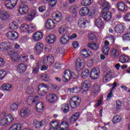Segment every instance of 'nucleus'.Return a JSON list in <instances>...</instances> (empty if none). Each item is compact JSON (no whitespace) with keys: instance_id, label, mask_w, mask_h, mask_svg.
Returning a JSON list of instances; mask_svg holds the SVG:
<instances>
[{"instance_id":"nucleus-1","label":"nucleus","mask_w":130,"mask_h":130,"mask_svg":"<svg viewBox=\"0 0 130 130\" xmlns=\"http://www.w3.org/2000/svg\"><path fill=\"white\" fill-rule=\"evenodd\" d=\"M38 88V93L41 96H44L47 93V91H48V86L44 83L39 84Z\"/></svg>"},{"instance_id":"nucleus-2","label":"nucleus","mask_w":130,"mask_h":130,"mask_svg":"<svg viewBox=\"0 0 130 130\" xmlns=\"http://www.w3.org/2000/svg\"><path fill=\"white\" fill-rule=\"evenodd\" d=\"M106 74L103 78L104 83H107L108 81H111L114 77V72L110 70L106 71Z\"/></svg>"},{"instance_id":"nucleus-3","label":"nucleus","mask_w":130,"mask_h":130,"mask_svg":"<svg viewBox=\"0 0 130 130\" xmlns=\"http://www.w3.org/2000/svg\"><path fill=\"white\" fill-rule=\"evenodd\" d=\"M81 103V99L78 96H74L71 98L70 105L72 108H77Z\"/></svg>"},{"instance_id":"nucleus-4","label":"nucleus","mask_w":130,"mask_h":130,"mask_svg":"<svg viewBox=\"0 0 130 130\" xmlns=\"http://www.w3.org/2000/svg\"><path fill=\"white\" fill-rule=\"evenodd\" d=\"M9 54L13 62H18L20 60V55H19L20 52L17 53L15 51H10Z\"/></svg>"},{"instance_id":"nucleus-5","label":"nucleus","mask_w":130,"mask_h":130,"mask_svg":"<svg viewBox=\"0 0 130 130\" xmlns=\"http://www.w3.org/2000/svg\"><path fill=\"white\" fill-rule=\"evenodd\" d=\"M100 76V71L98 69L93 68L90 71V77L92 80H96Z\"/></svg>"},{"instance_id":"nucleus-6","label":"nucleus","mask_w":130,"mask_h":130,"mask_svg":"<svg viewBox=\"0 0 130 130\" xmlns=\"http://www.w3.org/2000/svg\"><path fill=\"white\" fill-rule=\"evenodd\" d=\"M43 62L44 64H46V66H52V64H53V62H54L53 56H52V55L45 56Z\"/></svg>"},{"instance_id":"nucleus-7","label":"nucleus","mask_w":130,"mask_h":130,"mask_svg":"<svg viewBox=\"0 0 130 130\" xmlns=\"http://www.w3.org/2000/svg\"><path fill=\"white\" fill-rule=\"evenodd\" d=\"M7 37L10 39V40L14 41V40H16L18 39L19 35L16 31H9L7 32Z\"/></svg>"},{"instance_id":"nucleus-8","label":"nucleus","mask_w":130,"mask_h":130,"mask_svg":"<svg viewBox=\"0 0 130 130\" xmlns=\"http://www.w3.org/2000/svg\"><path fill=\"white\" fill-rule=\"evenodd\" d=\"M117 8L120 12H126L127 11V7L126 5L123 2H119L117 4Z\"/></svg>"},{"instance_id":"nucleus-9","label":"nucleus","mask_w":130,"mask_h":130,"mask_svg":"<svg viewBox=\"0 0 130 130\" xmlns=\"http://www.w3.org/2000/svg\"><path fill=\"white\" fill-rule=\"evenodd\" d=\"M43 51V44L38 43L34 47V52L36 54H40Z\"/></svg>"},{"instance_id":"nucleus-10","label":"nucleus","mask_w":130,"mask_h":130,"mask_svg":"<svg viewBox=\"0 0 130 130\" xmlns=\"http://www.w3.org/2000/svg\"><path fill=\"white\" fill-rule=\"evenodd\" d=\"M71 77H72V73H71V71L69 70H67L64 71V75L62 78V81H63V82H69V81L71 80Z\"/></svg>"},{"instance_id":"nucleus-11","label":"nucleus","mask_w":130,"mask_h":130,"mask_svg":"<svg viewBox=\"0 0 130 130\" xmlns=\"http://www.w3.org/2000/svg\"><path fill=\"white\" fill-rule=\"evenodd\" d=\"M47 100L49 103H54L57 100V96L54 93H50L47 95Z\"/></svg>"},{"instance_id":"nucleus-12","label":"nucleus","mask_w":130,"mask_h":130,"mask_svg":"<svg viewBox=\"0 0 130 130\" xmlns=\"http://www.w3.org/2000/svg\"><path fill=\"white\" fill-rule=\"evenodd\" d=\"M27 66L24 63H21L17 66V72L19 74H24L27 71Z\"/></svg>"},{"instance_id":"nucleus-13","label":"nucleus","mask_w":130,"mask_h":130,"mask_svg":"<svg viewBox=\"0 0 130 130\" xmlns=\"http://www.w3.org/2000/svg\"><path fill=\"white\" fill-rule=\"evenodd\" d=\"M24 3L25 2H21V5L19 6L18 12L20 13L21 15H24V14H25V13H27L28 12V7L27 6L24 5Z\"/></svg>"},{"instance_id":"nucleus-14","label":"nucleus","mask_w":130,"mask_h":130,"mask_svg":"<svg viewBox=\"0 0 130 130\" xmlns=\"http://www.w3.org/2000/svg\"><path fill=\"white\" fill-rule=\"evenodd\" d=\"M69 41H70V35H62L59 39L61 44H67Z\"/></svg>"},{"instance_id":"nucleus-15","label":"nucleus","mask_w":130,"mask_h":130,"mask_svg":"<svg viewBox=\"0 0 130 130\" xmlns=\"http://www.w3.org/2000/svg\"><path fill=\"white\" fill-rule=\"evenodd\" d=\"M102 17L105 21H110L112 18V14L111 12H103Z\"/></svg>"},{"instance_id":"nucleus-16","label":"nucleus","mask_w":130,"mask_h":130,"mask_svg":"<svg viewBox=\"0 0 130 130\" xmlns=\"http://www.w3.org/2000/svg\"><path fill=\"white\" fill-rule=\"evenodd\" d=\"M58 32L61 35H69V31L68 30V27L66 25H62L59 28Z\"/></svg>"},{"instance_id":"nucleus-17","label":"nucleus","mask_w":130,"mask_h":130,"mask_svg":"<svg viewBox=\"0 0 130 130\" xmlns=\"http://www.w3.org/2000/svg\"><path fill=\"white\" fill-rule=\"evenodd\" d=\"M46 40L49 44H52L56 41V37L54 35H49L46 37Z\"/></svg>"},{"instance_id":"nucleus-18","label":"nucleus","mask_w":130,"mask_h":130,"mask_svg":"<svg viewBox=\"0 0 130 130\" xmlns=\"http://www.w3.org/2000/svg\"><path fill=\"white\" fill-rule=\"evenodd\" d=\"M46 27L47 29H53L55 27V22L52 19H48L46 23Z\"/></svg>"},{"instance_id":"nucleus-19","label":"nucleus","mask_w":130,"mask_h":130,"mask_svg":"<svg viewBox=\"0 0 130 130\" xmlns=\"http://www.w3.org/2000/svg\"><path fill=\"white\" fill-rule=\"evenodd\" d=\"M10 17V14L6 11L0 12V19L3 21H6Z\"/></svg>"},{"instance_id":"nucleus-20","label":"nucleus","mask_w":130,"mask_h":130,"mask_svg":"<svg viewBox=\"0 0 130 130\" xmlns=\"http://www.w3.org/2000/svg\"><path fill=\"white\" fill-rule=\"evenodd\" d=\"M42 37H43V33L41 32L38 31L34 34L33 38L35 41H39L40 40H41Z\"/></svg>"},{"instance_id":"nucleus-21","label":"nucleus","mask_w":130,"mask_h":130,"mask_svg":"<svg viewBox=\"0 0 130 130\" xmlns=\"http://www.w3.org/2000/svg\"><path fill=\"white\" fill-rule=\"evenodd\" d=\"M20 115L21 117H28L30 115V110L28 109H22L20 111Z\"/></svg>"},{"instance_id":"nucleus-22","label":"nucleus","mask_w":130,"mask_h":130,"mask_svg":"<svg viewBox=\"0 0 130 130\" xmlns=\"http://www.w3.org/2000/svg\"><path fill=\"white\" fill-rule=\"evenodd\" d=\"M52 17L55 22H60V20H61V14L59 12L54 13Z\"/></svg>"},{"instance_id":"nucleus-23","label":"nucleus","mask_w":130,"mask_h":130,"mask_svg":"<svg viewBox=\"0 0 130 130\" xmlns=\"http://www.w3.org/2000/svg\"><path fill=\"white\" fill-rule=\"evenodd\" d=\"M89 13V8L82 7L79 11V14L80 16L84 17V16H87Z\"/></svg>"},{"instance_id":"nucleus-24","label":"nucleus","mask_w":130,"mask_h":130,"mask_svg":"<svg viewBox=\"0 0 130 130\" xmlns=\"http://www.w3.org/2000/svg\"><path fill=\"white\" fill-rule=\"evenodd\" d=\"M124 31V28H123V25L122 24H117L115 27V32L116 33H123Z\"/></svg>"},{"instance_id":"nucleus-25","label":"nucleus","mask_w":130,"mask_h":130,"mask_svg":"<svg viewBox=\"0 0 130 130\" xmlns=\"http://www.w3.org/2000/svg\"><path fill=\"white\" fill-rule=\"evenodd\" d=\"M104 24L103 21H102V19L100 18H96L94 20V24L98 28H101Z\"/></svg>"},{"instance_id":"nucleus-26","label":"nucleus","mask_w":130,"mask_h":130,"mask_svg":"<svg viewBox=\"0 0 130 130\" xmlns=\"http://www.w3.org/2000/svg\"><path fill=\"white\" fill-rule=\"evenodd\" d=\"M80 115V113L77 112L75 114V115H73L72 116H71L70 118V121L71 122V123H74L76 122L79 118V116Z\"/></svg>"},{"instance_id":"nucleus-27","label":"nucleus","mask_w":130,"mask_h":130,"mask_svg":"<svg viewBox=\"0 0 130 130\" xmlns=\"http://www.w3.org/2000/svg\"><path fill=\"white\" fill-rule=\"evenodd\" d=\"M86 23L87 22H86V19L81 18L78 20V24L80 28H85L86 27Z\"/></svg>"},{"instance_id":"nucleus-28","label":"nucleus","mask_w":130,"mask_h":130,"mask_svg":"<svg viewBox=\"0 0 130 130\" xmlns=\"http://www.w3.org/2000/svg\"><path fill=\"white\" fill-rule=\"evenodd\" d=\"M87 47L89 48H90L91 49H92V50H98L99 49V45L98 44L96 43H89L87 44Z\"/></svg>"},{"instance_id":"nucleus-29","label":"nucleus","mask_w":130,"mask_h":130,"mask_svg":"<svg viewBox=\"0 0 130 130\" xmlns=\"http://www.w3.org/2000/svg\"><path fill=\"white\" fill-rule=\"evenodd\" d=\"M10 47L8 46V44L6 43H2L0 44V50L1 51H6L9 50Z\"/></svg>"},{"instance_id":"nucleus-30","label":"nucleus","mask_w":130,"mask_h":130,"mask_svg":"<svg viewBox=\"0 0 130 130\" xmlns=\"http://www.w3.org/2000/svg\"><path fill=\"white\" fill-rule=\"evenodd\" d=\"M82 55H83L84 57H89L90 55H91V52L89 50H87L86 49H83L81 52Z\"/></svg>"},{"instance_id":"nucleus-31","label":"nucleus","mask_w":130,"mask_h":130,"mask_svg":"<svg viewBox=\"0 0 130 130\" xmlns=\"http://www.w3.org/2000/svg\"><path fill=\"white\" fill-rule=\"evenodd\" d=\"M111 55L113 58H118V56H119V52L115 49H113L111 51Z\"/></svg>"},{"instance_id":"nucleus-32","label":"nucleus","mask_w":130,"mask_h":130,"mask_svg":"<svg viewBox=\"0 0 130 130\" xmlns=\"http://www.w3.org/2000/svg\"><path fill=\"white\" fill-rule=\"evenodd\" d=\"M1 88L4 91H11L12 89V85L9 83H5L2 85Z\"/></svg>"},{"instance_id":"nucleus-33","label":"nucleus","mask_w":130,"mask_h":130,"mask_svg":"<svg viewBox=\"0 0 130 130\" xmlns=\"http://www.w3.org/2000/svg\"><path fill=\"white\" fill-rule=\"evenodd\" d=\"M33 125L35 127V128H40L41 126H43V124H42V121H39L37 120H34Z\"/></svg>"},{"instance_id":"nucleus-34","label":"nucleus","mask_w":130,"mask_h":130,"mask_svg":"<svg viewBox=\"0 0 130 130\" xmlns=\"http://www.w3.org/2000/svg\"><path fill=\"white\" fill-rule=\"evenodd\" d=\"M70 13H71L72 16L75 18L78 15L77 12V9H76V6H72L70 8Z\"/></svg>"},{"instance_id":"nucleus-35","label":"nucleus","mask_w":130,"mask_h":130,"mask_svg":"<svg viewBox=\"0 0 130 130\" xmlns=\"http://www.w3.org/2000/svg\"><path fill=\"white\" fill-rule=\"evenodd\" d=\"M61 108L64 113H68V112L70 111V106H69V104H64L62 105L61 106Z\"/></svg>"},{"instance_id":"nucleus-36","label":"nucleus","mask_w":130,"mask_h":130,"mask_svg":"<svg viewBox=\"0 0 130 130\" xmlns=\"http://www.w3.org/2000/svg\"><path fill=\"white\" fill-rule=\"evenodd\" d=\"M36 107L37 108L36 110L38 112H40V110H43V109H44V106H43L42 102L36 104Z\"/></svg>"},{"instance_id":"nucleus-37","label":"nucleus","mask_w":130,"mask_h":130,"mask_svg":"<svg viewBox=\"0 0 130 130\" xmlns=\"http://www.w3.org/2000/svg\"><path fill=\"white\" fill-rule=\"evenodd\" d=\"M89 75H90V71H89V70L87 69L83 71L81 73V78H83V79H87V78L89 77Z\"/></svg>"},{"instance_id":"nucleus-38","label":"nucleus","mask_w":130,"mask_h":130,"mask_svg":"<svg viewBox=\"0 0 130 130\" xmlns=\"http://www.w3.org/2000/svg\"><path fill=\"white\" fill-rule=\"evenodd\" d=\"M129 59L127 56H125V55H122L120 56L119 58V61L123 63L124 62H127Z\"/></svg>"},{"instance_id":"nucleus-39","label":"nucleus","mask_w":130,"mask_h":130,"mask_svg":"<svg viewBox=\"0 0 130 130\" xmlns=\"http://www.w3.org/2000/svg\"><path fill=\"white\" fill-rule=\"evenodd\" d=\"M88 39L90 42H96V41H97V37H96V35L93 33H90L89 35Z\"/></svg>"},{"instance_id":"nucleus-40","label":"nucleus","mask_w":130,"mask_h":130,"mask_svg":"<svg viewBox=\"0 0 130 130\" xmlns=\"http://www.w3.org/2000/svg\"><path fill=\"white\" fill-rule=\"evenodd\" d=\"M9 28L11 30H16L18 29V23L16 21H13L9 24Z\"/></svg>"},{"instance_id":"nucleus-41","label":"nucleus","mask_w":130,"mask_h":130,"mask_svg":"<svg viewBox=\"0 0 130 130\" xmlns=\"http://www.w3.org/2000/svg\"><path fill=\"white\" fill-rule=\"evenodd\" d=\"M5 6L6 8L8 9H9V10H12V9H14V5H13V3L10 2V0H6Z\"/></svg>"},{"instance_id":"nucleus-42","label":"nucleus","mask_w":130,"mask_h":130,"mask_svg":"<svg viewBox=\"0 0 130 130\" xmlns=\"http://www.w3.org/2000/svg\"><path fill=\"white\" fill-rule=\"evenodd\" d=\"M22 126L20 124H14L9 128V130H21Z\"/></svg>"},{"instance_id":"nucleus-43","label":"nucleus","mask_w":130,"mask_h":130,"mask_svg":"<svg viewBox=\"0 0 130 130\" xmlns=\"http://www.w3.org/2000/svg\"><path fill=\"white\" fill-rule=\"evenodd\" d=\"M121 121V117L119 115H116L113 117L112 121L113 123H118Z\"/></svg>"},{"instance_id":"nucleus-44","label":"nucleus","mask_w":130,"mask_h":130,"mask_svg":"<svg viewBox=\"0 0 130 130\" xmlns=\"http://www.w3.org/2000/svg\"><path fill=\"white\" fill-rule=\"evenodd\" d=\"M93 3V0H83L81 4L83 6H90Z\"/></svg>"},{"instance_id":"nucleus-45","label":"nucleus","mask_w":130,"mask_h":130,"mask_svg":"<svg viewBox=\"0 0 130 130\" xmlns=\"http://www.w3.org/2000/svg\"><path fill=\"white\" fill-rule=\"evenodd\" d=\"M110 48L108 46H104L102 49V52L105 55H108V52H109Z\"/></svg>"},{"instance_id":"nucleus-46","label":"nucleus","mask_w":130,"mask_h":130,"mask_svg":"<svg viewBox=\"0 0 130 130\" xmlns=\"http://www.w3.org/2000/svg\"><path fill=\"white\" fill-rule=\"evenodd\" d=\"M19 60L22 61V62H26L28 60V56L25 55H21L20 56Z\"/></svg>"},{"instance_id":"nucleus-47","label":"nucleus","mask_w":130,"mask_h":130,"mask_svg":"<svg viewBox=\"0 0 130 130\" xmlns=\"http://www.w3.org/2000/svg\"><path fill=\"white\" fill-rule=\"evenodd\" d=\"M27 103L29 106H32L33 105V96H29L27 100Z\"/></svg>"},{"instance_id":"nucleus-48","label":"nucleus","mask_w":130,"mask_h":130,"mask_svg":"<svg viewBox=\"0 0 130 130\" xmlns=\"http://www.w3.org/2000/svg\"><path fill=\"white\" fill-rule=\"evenodd\" d=\"M5 119H6L8 124H9V123H11V122H12L13 120H14V118L13 117V116L12 115H8Z\"/></svg>"},{"instance_id":"nucleus-49","label":"nucleus","mask_w":130,"mask_h":130,"mask_svg":"<svg viewBox=\"0 0 130 130\" xmlns=\"http://www.w3.org/2000/svg\"><path fill=\"white\" fill-rule=\"evenodd\" d=\"M122 38H123V40H125L126 41H129V40H130V33L125 34L123 36Z\"/></svg>"},{"instance_id":"nucleus-50","label":"nucleus","mask_w":130,"mask_h":130,"mask_svg":"<svg viewBox=\"0 0 130 130\" xmlns=\"http://www.w3.org/2000/svg\"><path fill=\"white\" fill-rule=\"evenodd\" d=\"M71 92H72V93H75L77 94L79 92H81V88L78 87L72 88L71 89Z\"/></svg>"},{"instance_id":"nucleus-51","label":"nucleus","mask_w":130,"mask_h":130,"mask_svg":"<svg viewBox=\"0 0 130 130\" xmlns=\"http://www.w3.org/2000/svg\"><path fill=\"white\" fill-rule=\"evenodd\" d=\"M14 47L15 48V50L16 53H18V52H22V49L20 48V45H18L17 44H15L14 46Z\"/></svg>"},{"instance_id":"nucleus-52","label":"nucleus","mask_w":130,"mask_h":130,"mask_svg":"<svg viewBox=\"0 0 130 130\" xmlns=\"http://www.w3.org/2000/svg\"><path fill=\"white\" fill-rule=\"evenodd\" d=\"M113 90L111 89L110 92L108 94L107 96V101H110L111 99V98L113 96Z\"/></svg>"},{"instance_id":"nucleus-53","label":"nucleus","mask_w":130,"mask_h":130,"mask_svg":"<svg viewBox=\"0 0 130 130\" xmlns=\"http://www.w3.org/2000/svg\"><path fill=\"white\" fill-rule=\"evenodd\" d=\"M90 87H91V84L86 83L85 82H84L82 85V88L85 91H87Z\"/></svg>"},{"instance_id":"nucleus-54","label":"nucleus","mask_w":130,"mask_h":130,"mask_svg":"<svg viewBox=\"0 0 130 130\" xmlns=\"http://www.w3.org/2000/svg\"><path fill=\"white\" fill-rule=\"evenodd\" d=\"M9 123H8V121L6 118H4L0 120V125L4 126V125H8Z\"/></svg>"},{"instance_id":"nucleus-55","label":"nucleus","mask_w":130,"mask_h":130,"mask_svg":"<svg viewBox=\"0 0 130 130\" xmlns=\"http://www.w3.org/2000/svg\"><path fill=\"white\" fill-rule=\"evenodd\" d=\"M28 25L27 24H22L20 29L21 31H24V32H27L28 31Z\"/></svg>"},{"instance_id":"nucleus-56","label":"nucleus","mask_w":130,"mask_h":130,"mask_svg":"<svg viewBox=\"0 0 130 130\" xmlns=\"http://www.w3.org/2000/svg\"><path fill=\"white\" fill-rule=\"evenodd\" d=\"M87 15L89 16L93 17V16H94L95 15V10L94 9L89 10V8H88V13Z\"/></svg>"},{"instance_id":"nucleus-57","label":"nucleus","mask_w":130,"mask_h":130,"mask_svg":"<svg viewBox=\"0 0 130 130\" xmlns=\"http://www.w3.org/2000/svg\"><path fill=\"white\" fill-rule=\"evenodd\" d=\"M57 3V0H49V4L50 7H55V5H56Z\"/></svg>"},{"instance_id":"nucleus-58","label":"nucleus","mask_w":130,"mask_h":130,"mask_svg":"<svg viewBox=\"0 0 130 130\" xmlns=\"http://www.w3.org/2000/svg\"><path fill=\"white\" fill-rule=\"evenodd\" d=\"M26 92L28 94L31 95V94H33V87L32 86H29L26 89Z\"/></svg>"},{"instance_id":"nucleus-59","label":"nucleus","mask_w":130,"mask_h":130,"mask_svg":"<svg viewBox=\"0 0 130 130\" xmlns=\"http://www.w3.org/2000/svg\"><path fill=\"white\" fill-rule=\"evenodd\" d=\"M18 106L17 104L14 103L12 105H11L10 106V109L11 110H17L18 109Z\"/></svg>"},{"instance_id":"nucleus-60","label":"nucleus","mask_w":130,"mask_h":130,"mask_svg":"<svg viewBox=\"0 0 130 130\" xmlns=\"http://www.w3.org/2000/svg\"><path fill=\"white\" fill-rule=\"evenodd\" d=\"M76 66L77 68H81L82 67V62H81V59L77 58L76 62Z\"/></svg>"},{"instance_id":"nucleus-61","label":"nucleus","mask_w":130,"mask_h":130,"mask_svg":"<svg viewBox=\"0 0 130 130\" xmlns=\"http://www.w3.org/2000/svg\"><path fill=\"white\" fill-rule=\"evenodd\" d=\"M116 103V109H117V110L120 109V108L121 107V101H120V100H117Z\"/></svg>"},{"instance_id":"nucleus-62","label":"nucleus","mask_w":130,"mask_h":130,"mask_svg":"<svg viewBox=\"0 0 130 130\" xmlns=\"http://www.w3.org/2000/svg\"><path fill=\"white\" fill-rule=\"evenodd\" d=\"M27 31L28 33H33V24H30L28 25Z\"/></svg>"},{"instance_id":"nucleus-63","label":"nucleus","mask_w":130,"mask_h":130,"mask_svg":"<svg viewBox=\"0 0 130 130\" xmlns=\"http://www.w3.org/2000/svg\"><path fill=\"white\" fill-rule=\"evenodd\" d=\"M38 72H39V64L37 63L36 67L34 68L33 73L34 74H38Z\"/></svg>"},{"instance_id":"nucleus-64","label":"nucleus","mask_w":130,"mask_h":130,"mask_svg":"<svg viewBox=\"0 0 130 130\" xmlns=\"http://www.w3.org/2000/svg\"><path fill=\"white\" fill-rule=\"evenodd\" d=\"M41 78L44 81H47L48 80V76L47 74H41Z\"/></svg>"}]
</instances>
